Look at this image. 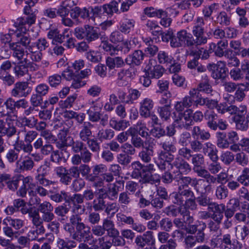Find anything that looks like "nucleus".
Here are the masks:
<instances>
[{
  "mask_svg": "<svg viewBox=\"0 0 249 249\" xmlns=\"http://www.w3.org/2000/svg\"><path fill=\"white\" fill-rule=\"evenodd\" d=\"M72 225L75 226L76 231L72 235V238L79 242H88L93 238L90 234V228L82 222V218L78 214H73L70 219Z\"/></svg>",
  "mask_w": 249,
  "mask_h": 249,
  "instance_id": "f257e3e1",
  "label": "nucleus"
},
{
  "mask_svg": "<svg viewBox=\"0 0 249 249\" xmlns=\"http://www.w3.org/2000/svg\"><path fill=\"white\" fill-rule=\"evenodd\" d=\"M205 25L204 19L202 17H197L194 20L192 30L194 47H198L207 43L209 38L205 34Z\"/></svg>",
  "mask_w": 249,
  "mask_h": 249,
  "instance_id": "f03ea898",
  "label": "nucleus"
},
{
  "mask_svg": "<svg viewBox=\"0 0 249 249\" xmlns=\"http://www.w3.org/2000/svg\"><path fill=\"white\" fill-rule=\"evenodd\" d=\"M48 46L49 43L45 38H39L28 46L26 51L27 55H29L32 61L40 62L42 58L41 52L45 50Z\"/></svg>",
  "mask_w": 249,
  "mask_h": 249,
  "instance_id": "7ed1b4c3",
  "label": "nucleus"
},
{
  "mask_svg": "<svg viewBox=\"0 0 249 249\" xmlns=\"http://www.w3.org/2000/svg\"><path fill=\"white\" fill-rule=\"evenodd\" d=\"M74 35L79 39H85L89 43L99 38L100 36V30L89 25L84 27H77L74 29Z\"/></svg>",
  "mask_w": 249,
  "mask_h": 249,
  "instance_id": "20e7f679",
  "label": "nucleus"
},
{
  "mask_svg": "<svg viewBox=\"0 0 249 249\" xmlns=\"http://www.w3.org/2000/svg\"><path fill=\"white\" fill-rule=\"evenodd\" d=\"M193 35L185 29L177 32L176 37L171 41L172 48L187 47L194 48Z\"/></svg>",
  "mask_w": 249,
  "mask_h": 249,
  "instance_id": "39448f33",
  "label": "nucleus"
},
{
  "mask_svg": "<svg viewBox=\"0 0 249 249\" xmlns=\"http://www.w3.org/2000/svg\"><path fill=\"white\" fill-rule=\"evenodd\" d=\"M34 22V19L31 18L29 19H24L22 18H18L16 21L14 22L13 27L9 29V33L8 34L0 33V40L2 43L6 44L11 43L12 40V36L15 34L17 30H19L21 31H27V29L23 27V25L25 23L31 24Z\"/></svg>",
  "mask_w": 249,
  "mask_h": 249,
  "instance_id": "423d86ee",
  "label": "nucleus"
},
{
  "mask_svg": "<svg viewBox=\"0 0 249 249\" xmlns=\"http://www.w3.org/2000/svg\"><path fill=\"white\" fill-rule=\"evenodd\" d=\"M32 88L29 86V83L26 81L16 82L11 90L10 94L12 97L18 98H25L31 92Z\"/></svg>",
  "mask_w": 249,
  "mask_h": 249,
  "instance_id": "0eeeda50",
  "label": "nucleus"
},
{
  "mask_svg": "<svg viewBox=\"0 0 249 249\" xmlns=\"http://www.w3.org/2000/svg\"><path fill=\"white\" fill-rule=\"evenodd\" d=\"M172 168L176 167L178 170L174 172L175 176L178 178L180 175H187L191 171V165L181 157H176L172 163Z\"/></svg>",
  "mask_w": 249,
  "mask_h": 249,
  "instance_id": "6e6552de",
  "label": "nucleus"
},
{
  "mask_svg": "<svg viewBox=\"0 0 249 249\" xmlns=\"http://www.w3.org/2000/svg\"><path fill=\"white\" fill-rule=\"evenodd\" d=\"M22 150L24 153L27 154H31L32 151L22 147L20 145H18L16 144H13V148L9 149L6 154L5 158L8 163L10 164L17 162L19 160V154L20 151Z\"/></svg>",
  "mask_w": 249,
  "mask_h": 249,
  "instance_id": "1a4fd4ad",
  "label": "nucleus"
},
{
  "mask_svg": "<svg viewBox=\"0 0 249 249\" xmlns=\"http://www.w3.org/2000/svg\"><path fill=\"white\" fill-rule=\"evenodd\" d=\"M158 161L157 163L159 169L161 171L169 170L172 168L171 161L174 160V156L161 151L158 154Z\"/></svg>",
  "mask_w": 249,
  "mask_h": 249,
  "instance_id": "9d476101",
  "label": "nucleus"
},
{
  "mask_svg": "<svg viewBox=\"0 0 249 249\" xmlns=\"http://www.w3.org/2000/svg\"><path fill=\"white\" fill-rule=\"evenodd\" d=\"M212 184L213 183H208L207 180L194 178L192 186L194 187L197 193L201 195H205L210 193L213 191V187Z\"/></svg>",
  "mask_w": 249,
  "mask_h": 249,
  "instance_id": "9b49d317",
  "label": "nucleus"
},
{
  "mask_svg": "<svg viewBox=\"0 0 249 249\" xmlns=\"http://www.w3.org/2000/svg\"><path fill=\"white\" fill-rule=\"evenodd\" d=\"M133 70L131 68H123L117 72L116 83L119 87H125L128 84V80L134 75Z\"/></svg>",
  "mask_w": 249,
  "mask_h": 249,
  "instance_id": "f8f14e48",
  "label": "nucleus"
},
{
  "mask_svg": "<svg viewBox=\"0 0 249 249\" xmlns=\"http://www.w3.org/2000/svg\"><path fill=\"white\" fill-rule=\"evenodd\" d=\"M19 179L15 176L10 174L4 173L0 174V184L4 186V183L6 185L7 187L12 191H15L18 187Z\"/></svg>",
  "mask_w": 249,
  "mask_h": 249,
  "instance_id": "ddd939ff",
  "label": "nucleus"
},
{
  "mask_svg": "<svg viewBox=\"0 0 249 249\" xmlns=\"http://www.w3.org/2000/svg\"><path fill=\"white\" fill-rule=\"evenodd\" d=\"M221 242L220 249H241L242 245L236 239H232L229 233L223 235L219 239Z\"/></svg>",
  "mask_w": 249,
  "mask_h": 249,
  "instance_id": "4468645a",
  "label": "nucleus"
},
{
  "mask_svg": "<svg viewBox=\"0 0 249 249\" xmlns=\"http://www.w3.org/2000/svg\"><path fill=\"white\" fill-rule=\"evenodd\" d=\"M145 71L148 72L151 77L158 79L163 75L164 69L162 66L157 64L155 59H150L145 67Z\"/></svg>",
  "mask_w": 249,
  "mask_h": 249,
  "instance_id": "2eb2a0df",
  "label": "nucleus"
},
{
  "mask_svg": "<svg viewBox=\"0 0 249 249\" xmlns=\"http://www.w3.org/2000/svg\"><path fill=\"white\" fill-rule=\"evenodd\" d=\"M35 166V162L32 158L25 156L23 159L20 158L16 163V170L18 173L31 171Z\"/></svg>",
  "mask_w": 249,
  "mask_h": 249,
  "instance_id": "dca6fc26",
  "label": "nucleus"
},
{
  "mask_svg": "<svg viewBox=\"0 0 249 249\" xmlns=\"http://www.w3.org/2000/svg\"><path fill=\"white\" fill-rule=\"evenodd\" d=\"M209 211L213 213L211 218L216 222L221 223L223 218V213L225 210V205L221 203L218 204L215 202H213L210 208Z\"/></svg>",
  "mask_w": 249,
  "mask_h": 249,
  "instance_id": "f3484780",
  "label": "nucleus"
},
{
  "mask_svg": "<svg viewBox=\"0 0 249 249\" xmlns=\"http://www.w3.org/2000/svg\"><path fill=\"white\" fill-rule=\"evenodd\" d=\"M28 194L30 196V203L32 205H36L39 204L41 201L37 194L41 196H45L48 195V192L44 187L36 185L34 189L28 191Z\"/></svg>",
  "mask_w": 249,
  "mask_h": 249,
  "instance_id": "a211bd4d",
  "label": "nucleus"
},
{
  "mask_svg": "<svg viewBox=\"0 0 249 249\" xmlns=\"http://www.w3.org/2000/svg\"><path fill=\"white\" fill-rule=\"evenodd\" d=\"M154 106V102L151 98L146 97L143 99L140 103V115L145 118L149 117Z\"/></svg>",
  "mask_w": 249,
  "mask_h": 249,
  "instance_id": "6ab92c4d",
  "label": "nucleus"
},
{
  "mask_svg": "<svg viewBox=\"0 0 249 249\" xmlns=\"http://www.w3.org/2000/svg\"><path fill=\"white\" fill-rule=\"evenodd\" d=\"M240 85L244 86L245 87L244 89H241V88H238L236 90L234 95L227 94L224 96V99L228 102H229L230 104H232L235 102V101L241 102L244 99L245 97L244 90H248L249 83H246L245 84H241Z\"/></svg>",
  "mask_w": 249,
  "mask_h": 249,
  "instance_id": "aec40b11",
  "label": "nucleus"
},
{
  "mask_svg": "<svg viewBox=\"0 0 249 249\" xmlns=\"http://www.w3.org/2000/svg\"><path fill=\"white\" fill-rule=\"evenodd\" d=\"M144 54L142 51L135 50L132 53L127 56L125 62L128 65L139 66L143 60Z\"/></svg>",
  "mask_w": 249,
  "mask_h": 249,
  "instance_id": "412c9836",
  "label": "nucleus"
},
{
  "mask_svg": "<svg viewBox=\"0 0 249 249\" xmlns=\"http://www.w3.org/2000/svg\"><path fill=\"white\" fill-rule=\"evenodd\" d=\"M221 64H218L217 66L215 64H209L207 68L209 70L212 71V76L214 79H224L227 74V68L222 65L220 67Z\"/></svg>",
  "mask_w": 249,
  "mask_h": 249,
  "instance_id": "4be33fe9",
  "label": "nucleus"
},
{
  "mask_svg": "<svg viewBox=\"0 0 249 249\" xmlns=\"http://www.w3.org/2000/svg\"><path fill=\"white\" fill-rule=\"evenodd\" d=\"M225 58L226 61H219L217 63L221 64V65L225 67L227 65L229 67H237L240 65L239 59L233 54L231 50H226Z\"/></svg>",
  "mask_w": 249,
  "mask_h": 249,
  "instance_id": "5701e85b",
  "label": "nucleus"
},
{
  "mask_svg": "<svg viewBox=\"0 0 249 249\" xmlns=\"http://www.w3.org/2000/svg\"><path fill=\"white\" fill-rule=\"evenodd\" d=\"M29 216L31 220L32 224L37 228L39 233H45V229L43 225V221L39 215V212L36 211H31L29 213Z\"/></svg>",
  "mask_w": 249,
  "mask_h": 249,
  "instance_id": "b1692460",
  "label": "nucleus"
},
{
  "mask_svg": "<svg viewBox=\"0 0 249 249\" xmlns=\"http://www.w3.org/2000/svg\"><path fill=\"white\" fill-rule=\"evenodd\" d=\"M54 172L57 177L59 178L60 182L65 185H68L71 183V178L69 175L68 170L63 166L56 167Z\"/></svg>",
  "mask_w": 249,
  "mask_h": 249,
  "instance_id": "393cba45",
  "label": "nucleus"
},
{
  "mask_svg": "<svg viewBox=\"0 0 249 249\" xmlns=\"http://www.w3.org/2000/svg\"><path fill=\"white\" fill-rule=\"evenodd\" d=\"M28 130L25 126H21L17 130V138L15 144L20 145L22 147L27 148L28 150L33 151V146L31 144H25L22 139H25Z\"/></svg>",
  "mask_w": 249,
  "mask_h": 249,
  "instance_id": "a878e982",
  "label": "nucleus"
},
{
  "mask_svg": "<svg viewBox=\"0 0 249 249\" xmlns=\"http://www.w3.org/2000/svg\"><path fill=\"white\" fill-rule=\"evenodd\" d=\"M93 127V124L89 122H85L81 125L79 137L82 141L86 142L92 136L91 129Z\"/></svg>",
  "mask_w": 249,
  "mask_h": 249,
  "instance_id": "bb28decb",
  "label": "nucleus"
},
{
  "mask_svg": "<svg viewBox=\"0 0 249 249\" xmlns=\"http://www.w3.org/2000/svg\"><path fill=\"white\" fill-rule=\"evenodd\" d=\"M202 151L204 155L208 156L212 161L218 160V150L214 144L210 142L205 143Z\"/></svg>",
  "mask_w": 249,
  "mask_h": 249,
  "instance_id": "cd10ccee",
  "label": "nucleus"
},
{
  "mask_svg": "<svg viewBox=\"0 0 249 249\" xmlns=\"http://www.w3.org/2000/svg\"><path fill=\"white\" fill-rule=\"evenodd\" d=\"M6 222H7L16 231H18V235L22 234L24 230L22 228L24 226L25 221L24 220L19 218H14L11 216H7L4 218Z\"/></svg>",
  "mask_w": 249,
  "mask_h": 249,
  "instance_id": "c85d7f7f",
  "label": "nucleus"
},
{
  "mask_svg": "<svg viewBox=\"0 0 249 249\" xmlns=\"http://www.w3.org/2000/svg\"><path fill=\"white\" fill-rule=\"evenodd\" d=\"M135 21L133 19L125 18L119 22V30L123 34H129L134 30Z\"/></svg>",
  "mask_w": 249,
  "mask_h": 249,
  "instance_id": "c756f323",
  "label": "nucleus"
},
{
  "mask_svg": "<svg viewBox=\"0 0 249 249\" xmlns=\"http://www.w3.org/2000/svg\"><path fill=\"white\" fill-rule=\"evenodd\" d=\"M63 117L69 119H74L79 124L82 125L85 122L86 114L82 112L78 113L71 110H66L63 113Z\"/></svg>",
  "mask_w": 249,
  "mask_h": 249,
  "instance_id": "7c9ffc66",
  "label": "nucleus"
},
{
  "mask_svg": "<svg viewBox=\"0 0 249 249\" xmlns=\"http://www.w3.org/2000/svg\"><path fill=\"white\" fill-rule=\"evenodd\" d=\"M154 153L153 147L149 144L139 152L138 156L142 162L149 163L154 156Z\"/></svg>",
  "mask_w": 249,
  "mask_h": 249,
  "instance_id": "2f4dec72",
  "label": "nucleus"
},
{
  "mask_svg": "<svg viewBox=\"0 0 249 249\" xmlns=\"http://www.w3.org/2000/svg\"><path fill=\"white\" fill-rule=\"evenodd\" d=\"M132 201V194L128 191L122 192L118 195V204L123 209L129 205Z\"/></svg>",
  "mask_w": 249,
  "mask_h": 249,
  "instance_id": "473e14b6",
  "label": "nucleus"
},
{
  "mask_svg": "<svg viewBox=\"0 0 249 249\" xmlns=\"http://www.w3.org/2000/svg\"><path fill=\"white\" fill-rule=\"evenodd\" d=\"M192 135L194 138L198 140L199 139L202 141H207L211 137V134L208 131L201 129L198 126H195L193 127Z\"/></svg>",
  "mask_w": 249,
  "mask_h": 249,
  "instance_id": "72a5a7b5",
  "label": "nucleus"
},
{
  "mask_svg": "<svg viewBox=\"0 0 249 249\" xmlns=\"http://www.w3.org/2000/svg\"><path fill=\"white\" fill-rule=\"evenodd\" d=\"M125 64V60L120 56L107 57L106 59V64L110 70L114 69L115 67L122 68L124 66Z\"/></svg>",
  "mask_w": 249,
  "mask_h": 249,
  "instance_id": "f704fd0d",
  "label": "nucleus"
},
{
  "mask_svg": "<svg viewBox=\"0 0 249 249\" xmlns=\"http://www.w3.org/2000/svg\"><path fill=\"white\" fill-rule=\"evenodd\" d=\"M155 170V165L153 164L149 163L146 165L143 164V180L144 182L152 184L154 183L153 176L149 173L152 174Z\"/></svg>",
  "mask_w": 249,
  "mask_h": 249,
  "instance_id": "c9c22d12",
  "label": "nucleus"
},
{
  "mask_svg": "<svg viewBox=\"0 0 249 249\" xmlns=\"http://www.w3.org/2000/svg\"><path fill=\"white\" fill-rule=\"evenodd\" d=\"M117 184H120V185L122 184L123 187H124V181H119L117 183H113L110 185L106 194L110 200H114V199L117 198L118 196V192L120 191L119 189L121 187L118 186Z\"/></svg>",
  "mask_w": 249,
  "mask_h": 249,
  "instance_id": "e433bc0d",
  "label": "nucleus"
},
{
  "mask_svg": "<svg viewBox=\"0 0 249 249\" xmlns=\"http://www.w3.org/2000/svg\"><path fill=\"white\" fill-rule=\"evenodd\" d=\"M26 64L24 59L16 64L13 68V72L15 76L20 78L28 73Z\"/></svg>",
  "mask_w": 249,
  "mask_h": 249,
  "instance_id": "4c0bfd02",
  "label": "nucleus"
},
{
  "mask_svg": "<svg viewBox=\"0 0 249 249\" xmlns=\"http://www.w3.org/2000/svg\"><path fill=\"white\" fill-rule=\"evenodd\" d=\"M130 125L129 121L125 120H121L117 121L114 118H112L109 121L110 126L117 131H124Z\"/></svg>",
  "mask_w": 249,
  "mask_h": 249,
  "instance_id": "58836bf2",
  "label": "nucleus"
},
{
  "mask_svg": "<svg viewBox=\"0 0 249 249\" xmlns=\"http://www.w3.org/2000/svg\"><path fill=\"white\" fill-rule=\"evenodd\" d=\"M197 176L203 178L204 180H207L208 183L213 182L215 180V177L211 175L208 170L202 167L201 166L193 170Z\"/></svg>",
  "mask_w": 249,
  "mask_h": 249,
  "instance_id": "ea45409f",
  "label": "nucleus"
},
{
  "mask_svg": "<svg viewBox=\"0 0 249 249\" xmlns=\"http://www.w3.org/2000/svg\"><path fill=\"white\" fill-rule=\"evenodd\" d=\"M216 144L221 149H228L230 145L228 142L226 132H217L216 133Z\"/></svg>",
  "mask_w": 249,
  "mask_h": 249,
  "instance_id": "a19ab883",
  "label": "nucleus"
},
{
  "mask_svg": "<svg viewBox=\"0 0 249 249\" xmlns=\"http://www.w3.org/2000/svg\"><path fill=\"white\" fill-rule=\"evenodd\" d=\"M26 31L18 30L16 31V36L17 37L18 44H20L27 49L28 46H30L31 38L25 34Z\"/></svg>",
  "mask_w": 249,
  "mask_h": 249,
  "instance_id": "79ce46f5",
  "label": "nucleus"
},
{
  "mask_svg": "<svg viewBox=\"0 0 249 249\" xmlns=\"http://www.w3.org/2000/svg\"><path fill=\"white\" fill-rule=\"evenodd\" d=\"M57 246L59 249H72L76 247V243L72 240L66 238H58L57 239Z\"/></svg>",
  "mask_w": 249,
  "mask_h": 249,
  "instance_id": "37998d69",
  "label": "nucleus"
},
{
  "mask_svg": "<svg viewBox=\"0 0 249 249\" xmlns=\"http://www.w3.org/2000/svg\"><path fill=\"white\" fill-rule=\"evenodd\" d=\"M107 217L103 220L102 226L105 231H107L108 236L114 235L118 230L115 228V225L112 220Z\"/></svg>",
  "mask_w": 249,
  "mask_h": 249,
  "instance_id": "c03bdc74",
  "label": "nucleus"
},
{
  "mask_svg": "<svg viewBox=\"0 0 249 249\" xmlns=\"http://www.w3.org/2000/svg\"><path fill=\"white\" fill-rule=\"evenodd\" d=\"M114 135V131L112 129L110 128H102L98 131L97 137L100 141L103 142L112 139Z\"/></svg>",
  "mask_w": 249,
  "mask_h": 249,
  "instance_id": "a18cd8bd",
  "label": "nucleus"
},
{
  "mask_svg": "<svg viewBox=\"0 0 249 249\" xmlns=\"http://www.w3.org/2000/svg\"><path fill=\"white\" fill-rule=\"evenodd\" d=\"M158 59L160 63L165 64L167 66L174 64L175 62L172 56L164 51H160L159 52Z\"/></svg>",
  "mask_w": 249,
  "mask_h": 249,
  "instance_id": "49530a36",
  "label": "nucleus"
},
{
  "mask_svg": "<svg viewBox=\"0 0 249 249\" xmlns=\"http://www.w3.org/2000/svg\"><path fill=\"white\" fill-rule=\"evenodd\" d=\"M10 49L13 51V56L18 60L23 59L25 54V51L23 49L21 48L18 44V42H13L9 44Z\"/></svg>",
  "mask_w": 249,
  "mask_h": 249,
  "instance_id": "de8ad7c7",
  "label": "nucleus"
},
{
  "mask_svg": "<svg viewBox=\"0 0 249 249\" xmlns=\"http://www.w3.org/2000/svg\"><path fill=\"white\" fill-rule=\"evenodd\" d=\"M131 167L133 170L131 177L134 178H138L143 175V164L140 161H136L131 163Z\"/></svg>",
  "mask_w": 249,
  "mask_h": 249,
  "instance_id": "09e8293b",
  "label": "nucleus"
},
{
  "mask_svg": "<svg viewBox=\"0 0 249 249\" xmlns=\"http://www.w3.org/2000/svg\"><path fill=\"white\" fill-rule=\"evenodd\" d=\"M106 204V202L104 200L103 195L100 194L97 198L93 199L91 207H92L95 212H100L104 211Z\"/></svg>",
  "mask_w": 249,
  "mask_h": 249,
  "instance_id": "8fccbe9b",
  "label": "nucleus"
},
{
  "mask_svg": "<svg viewBox=\"0 0 249 249\" xmlns=\"http://www.w3.org/2000/svg\"><path fill=\"white\" fill-rule=\"evenodd\" d=\"M2 223L4 225L2 228V231L4 235L11 240L14 237L17 238L16 234H18V232L14 231V229L11 226H9L8 223L6 222L4 219L2 221Z\"/></svg>",
  "mask_w": 249,
  "mask_h": 249,
  "instance_id": "3c124183",
  "label": "nucleus"
},
{
  "mask_svg": "<svg viewBox=\"0 0 249 249\" xmlns=\"http://www.w3.org/2000/svg\"><path fill=\"white\" fill-rule=\"evenodd\" d=\"M173 119L174 123L173 124L175 125L178 124L177 127L180 128H184L187 129L189 126V123H184L183 120V113L182 112H174L173 113Z\"/></svg>",
  "mask_w": 249,
  "mask_h": 249,
  "instance_id": "603ef678",
  "label": "nucleus"
},
{
  "mask_svg": "<svg viewBox=\"0 0 249 249\" xmlns=\"http://www.w3.org/2000/svg\"><path fill=\"white\" fill-rule=\"evenodd\" d=\"M170 108V107L168 106L158 107V112L162 121L169 122L171 121V114Z\"/></svg>",
  "mask_w": 249,
  "mask_h": 249,
  "instance_id": "864d4df0",
  "label": "nucleus"
},
{
  "mask_svg": "<svg viewBox=\"0 0 249 249\" xmlns=\"http://www.w3.org/2000/svg\"><path fill=\"white\" fill-rule=\"evenodd\" d=\"M119 209V205L116 202H108L106 203L104 211L107 215H110L108 217L111 218L118 211Z\"/></svg>",
  "mask_w": 249,
  "mask_h": 249,
  "instance_id": "5fc2aeb1",
  "label": "nucleus"
},
{
  "mask_svg": "<svg viewBox=\"0 0 249 249\" xmlns=\"http://www.w3.org/2000/svg\"><path fill=\"white\" fill-rule=\"evenodd\" d=\"M144 12L145 15L149 17H158L160 18L166 15V13L162 10L156 9L153 7H147L144 9Z\"/></svg>",
  "mask_w": 249,
  "mask_h": 249,
  "instance_id": "6e6d98bb",
  "label": "nucleus"
},
{
  "mask_svg": "<svg viewBox=\"0 0 249 249\" xmlns=\"http://www.w3.org/2000/svg\"><path fill=\"white\" fill-rule=\"evenodd\" d=\"M193 179L190 177H184L183 175H180V177L177 178L175 176V180L178 182V188H189V185L191 184L193 182Z\"/></svg>",
  "mask_w": 249,
  "mask_h": 249,
  "instance_id": "4d7b16f0",
  "label": "nucleus"
},
{
  "mask_svg": "<svg viewBox=\"0 0 249 249\" xmlns=\"http://www.w3.org/2000/svg\"><path fill=\"white\" fill-rule=\"evenodd\" d=\"M229 191L227 188L223 184H220L215 189V196L219 200L224 199L228 196Z\"/></svg>",
  "mask_w": 249,
  "mask_h": 249,
  "instance_id": "13d9d810",
  "label": "nucleus"
},
{
  "mask_svg": "<svg viewBox=\"0 0 249 249\" xmlns=\"http://www.w3.org/2000/svg\"><path fill=\"white\" fill-rule=\"evenodd\" d=\"M46 176L36 175L35 180L36 185L47 187L54 184L55 182L45 178Z\"/></svg>",
  "mask_w": 249,
  "mask_h": 249,
  "instance_id": "bf43d9fd",
  "label": "nucleus"
},
{
  "mask_svg": "<svg viewBox=\"0 0 249 249\" xmlns=\"http://www.w3.org/2000/svg\"><path fill=\"white\" fill-rule=\"evenodd\" d=\"M204 156L200 153L193 154L191 157V162L193 165V170L201 166L204 163Z\"/></svg>",
  "mask_w": 249,
  "mask_h": 249,
  "instance_id": "052dcab7",
  "label": "nucleus"
},
{
  "mask_svg": "<svg viewBox=\"0 0 249 249\" xmlns=\"http://www.w3.org/2000/svg\"><path fill=\"white\" fill-rule=\"evenodd\" d=\"M237 180L244 186L249 185V168H245L240 176L237 178Z\"/></svg>",
  "mask_w": 249,
  "mask_h": 249,
  "instance_id": "680f3d73",
  "label": "nucleus"
},
{
  "mask_svg": "<svg viewBox=\"0 0 249 249\" xmlns=\"http://www.w3.org/2000/svg\"><path fill=\"white\" fill-rule=\"evenodd\" d=\"M193 152L190 148L186 146H183L178 150L177 156L181 157L184 160H189L193 156Z\"/></svg>",
  "mask_w": 249,
  "mask_h": 249,
  "instance_id": "e2e57ef3",
  "label": "nucleus"
},
{
  "mask_svg": "<svg viewBox=\"0 0 249 249\" xmlns=\"http://www.w3.org/2000/svg\"><path fill=\"white\" fill-rule=\"evenodd\" d=\"M124 36L122 32L119 30H115L109 36V39L113 44L121 43L124 41Z\"/></svg>",
  "mask_w": 249,
  "mask_h": 249,
  "instance_id": "0e129e2a",
  "label": "nucleus"
},
{
  "mask_svg": "<svg viewBox=\"0 0 249 249\" xmlns=\"http://www.w3.org/2000/svg\"><path fill=\"white\" fill-rule=\"evenodd\" d=\"M235 161L242 166L247 165L249 162L248 156L244 152H240L236 154Z\"/></svg>",
  "mask_w": 249,
  "mask_h": 249,
  "instance_id": "69168bd1",
  "label": "nucleus"
},
{
  "mask_svg": "<svg viewBox=\"0 0 249 249\" xmlns=\"http://www.w3.org/2000/svg\"><path fill=\"white\" fill-rule=\"evenodd\" d=\"M161 147L164 150L163 151L167 153H175L177 151V148L175 142L170 140H166L160 143Z\"/></svg>",
  "mask_w": 249,
  "mask_h": 249,
  "instance_id": "338daca9",
  "label": "nucleus"
},
{
  "mask_svg": "<svg viewBox=\"0 0 249 249\" xmlns=\"http://www.w3.org/2000/svg\"><path fill=\"white\" fill-rule=\"evenodd\" d=\"M135 127L137 132L142 137L146 138L149 136L148 129L146 126V124L142 121H138L135 125Z\"/></svg>",
  "mask_w": 249,
  "mask_h": 249,
  "instance_id": "774afa93",
  "label": "nucleus"
}]
</instances>
